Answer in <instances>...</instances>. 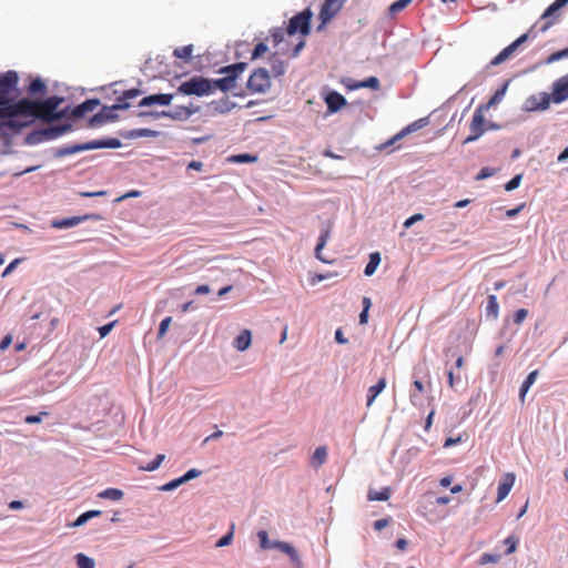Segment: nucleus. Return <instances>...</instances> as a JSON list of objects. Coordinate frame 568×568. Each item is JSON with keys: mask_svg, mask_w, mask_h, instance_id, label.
<instances>
[{"mask_svg": "<svg viewBox=\"0 0 568 568\" xmlns=\"http://www.w3.org/2000/svg\"><path fill=\"white\" fill-rule=\"evenodd\" d=\"M64 98L52 95L44 100H31L23 98L18 100L17 118L13 120L21 125L19 133L29 126L34 119L42 121L43 129L29 135L26 142H36L42 140H55L73 130L74 125L85 118L87 114L94 112L101 104L99 99H88L74 108L60 109Z\"/></svg>", "mask_w": 568, "mask_h": 568, "instance_id": "obj_1", "label": "nucleus"}, {"mask_svg": "<svg viewBox=\"0 0 568 568\" xmlns=\"http://www.w3.org/2000/svg\"><path fill=\"white\" fill-rule=\"evenodd\" d=\"M18 83V72L9 70L0 73V134L7 138L18 134L21 125L13 120L18 112V101L14 100Z\"/></svg>", "mask_w": 568, "mask_h": 568, "instance_id": "obj_2", "label": "nucleus"}, {"mask_svg": "<svg viewBox=\"0 0 568 568\" xmlns=\"http://www.w3.org/2000/svg\"><path fill=\"white\" fill-rule=\"evenodd\" d=\"M246 68V63L239 62L222 68L219 73L223 74L221 79L211 80L213 83V92L220 90L222 92H229L237 87V78Z\"/></svg>", "mask_w": 568, "mask_h": 568, "instance_id": "obj_3", "label": "nucleus"}, {"mask_svg": "<svg viewBox=\"0 0 568 568\" xmlns=\"http://www.w3.org/2000/svg\"><path fill=\"white\" fill-rule=\"evenodd\" d=\"M118 106H102L99 112L88 118V114L84 119H82L77 128L85 126L89 129H100L109 123H113L119 120V114L116 112Z\"/></svg>", "mask_w": 568, "mask_h": 568, "instance_id": "obj_4", "label": "nucleus"}, {"mask_svg": "<svg viewBox=\"0 0 568 568\" xmlns=\"http://www.w3.org/2000/svg\"><path fill=\"white\" fill-rule=\"evenodd\" d=\"M179 92L186 95H207L213 92V83L211 80L202 77H193L190 80L183 82L179 87Z\"/></svg>", "mask_w": 568, "mask_h": 568, "instance_id": "obj_5", "label": "nucleus"}, {"mask_svg": "<svg viewBox=\"0 0 568 568\" xmlns=\"http://www.w3.org/2000/svg\"><path fill=\"white\" fill-rule=\"evenodd\" d=\"M126 145L128 144H69L68 146L51 149L50 152L53 155V158L60 159L89 150L120 149Z\"/></svg>", "mask_w": 568, "mask_h": 568, "instance_id": "obj_6", "label": "nucleus"}, {"mask_svg": "<svg viewBox=\"0 0 568 568\" xmlns=\"http://www.w3.org/2000/svg\"><path fill=\"white\" fill-rule=\"evenodd\" d=\"M101 219V215L97 213H87L83 215H74L67 217H55L50 221V226L55 230H68L81 224L82 222L100 221Z\"/></svg>", "mask_w": 568, "mask_h": 568, "instance_id": "obj_7", "label": "nucleus"}, {"mask_svg": "<svg viewBox=\"0 0 568 568\" xmlns=\"http://www.w3.org/2000/svg\"><path fill=\"white\" fill-rule=\"evenodd\" d=\"M271 87V80L267 70L260 68L255 70L247 80V88L254 93H264Z\"/></svg>", "mask_w": 568, "mask_h": 568, "instance_id": "obj_8", "label": "nucleus"}, {"mask_svg": "<svg viewBox=\"0 0 568 568\" xmlns=\"http://www.w3.org/2000/svg\"><path fill=\"white\" fill-rule=\"evenodd\" d=\"M470 134L465 139L464 142H474L479 139L488 129V124L483 114V108L479 106L474 112L470 125Z\"/></svg>", "mask_w": 568, "mask_h": 568, "instance_id": "obj_9", "label": "nucleus"}, {"mask_svg": "<svg viewBox=\"0 0 568 568\" xmlns=\"http://www.w3.org/2000/svg\"><path fill=\"white\" fill-rule=\"evenodd\" d=\"M311 16L312 14L308 10H305L294 16L288 22L287 33L290 36H293L296 32H301L302 34H308Z\"/></svg>", "mask_w": 568, "mask_h": 568, "instance_id": "obj_10", "label": "nucleus"}, {"mask_svg": "<svg viewBox=\"0 0 568 568\" xmlns=\"http://www.w3.org/2000/svg\"><path fill=\"white\" fill-rule=\"evenodd\" d=\"M201 474H202L201 470H199L196 468H190L182 476L176 477V478L165 483L164 485L159 487V489L161 491H173L174 489H176L181 485H183V484H185V483H187V481H190L192 479H195V478L200 477Z\"/></svg>", "mask_w": 568, "mask_h": 568, "instance_id": "obj_11", "label": "nucleus"}, {"mask_svg": "<svg viewBox=\"0 0 568 568\" xmlns=\"http://www.w3.org/2000/svg\"><path fill=\"white\" fill-rule=\"evenodd\" d=\"M529 38L528 33L521 34L519 38H517L514 42H511L509 45L504 48L491 61L490 65H498L506 60H508L513 53L518 49L520 44L526 42Z\"/></svg>", "mask_w": 568, "mask_h": 568, "instance_id": "obj_12", "label": "nucleus"}, {"mask_svg": "<svg viewBox=\"0 0 568 568\" xmlns=\"http://www.w3.org/2000/svg\"><path fill=\"white\" fill-rule=\"evenodd\" d=\"M344 0H325L320 11V19L323 24L333 19L342 9Z\"/></svg>", "mask_w": 568, "mask_h": 568, "instance_id": "obj_13", "label": "nucleus"}, {"mask_svg": "<svg viewBox=\"0 0 568 568\" xmlns=\"http://www.w3.org/2000/svg\"><path fill=\"white\" fill-rule=\"evenodd\" d=\"M551 99L556 104L568 99V74L557 79L552 83Z\"/></svg>", "mask_w": 568, "mask_h": 568, "instance_id": "obj_14", "label": "nucleus"}, {"mask_svg": "<svg viewBox=\"0 0 568 568\" xmlns=\"http://www.w3.org/2000/svg\"><path fill=\"white\" fill-rule=\"evenodd\" d=\"M113 93L116 95V102L112 104V106H118L116 112L120 110H126L130 108L129 100L135 99L142 94V91L139 89H129L122 92L114 90Z\"/></svg>", "mask_w": 568, "mask_h": 568, "instance_id": "obj_15", "label": "nucleus"}, {"mask_svg": "<svg viewBox=\"0 0 568 568\" xmlns=\"http://www.w3.org/2000/svg\"><path fill=\"white\" fill-rule=\"evenodd\" d=\"M273 545L276 547L275 549L280 550L281 552L290 557L295 568H303V564L300 558L298 551L292 544L282 540H273Z\"/></svg>", "mask_w": 568, "mask_h": 568, "instance_id": "obj_16", "label": "nucleus"}, {"mask_svg": "<svg viewBox=\"0 0 568 568\" xmlns=\"http://www.w3.org/2000/svg\"><path fill=\"white\" fill-rule=\"evenodd\" d=\"M428 124H429L428 116L420 118V119L412 122L404 129H402L398 133H396L394 136H392L387 142H398L402 139L406 138L408 134L416 132V131L427 126Z\"/></svg>", "mask_w": 568, "mask_h": 568, "instance_id": "obj_17", "label": "nucleus"}, {"mask_svg": "<svg viewBox=\"0 0 568 568\" xmlns=\"http://www.w3.org/2000/svg\"><path fill=\"white\" fill-rule=\"evenodd\" d=\"M552 102L551 93L540 92L538 94L531 95L527 99V109L531 111L536 110H547Z\"/></svg>", "mask_w": 568, "mask_h": 568, "instance_id": "obj_18", "label": "nucleus"}, {"mask_svg": "<svg viewBox=\"0 0 568 568\" xmlns=\"http://www.w3.org/2000/svg\"><path fill=\"white\" fill-rule=\"evenodd\" d=\"M516 480L514 473H507L503 479L498 483L496 503L503 501L510 493Z\"/></svg>", "mask_w": 568, "mask_h": 568, "instance_id": "obj_19", "label": "nucleus"}, {"mask_svg": "<svg viewBox=\"0 0 568 568\" xmlns=\"http://www.w3.org/2000/svg\"><path fill=\"white\" fill-rule=\"evenodd\" d=\"M332 229H333V223L331 221H325L322 223L320 235L317 237V243H316L315 250H314L315 255H318V253L322 252L324 250V247L326 246L327 241L331 237Z\"/></svg>", "mask_w": 568, "mask_h": 568, "instance_id": "obj_20", "label": "nucleus"}, {"mask_svg": "<svg viewBox=\"0 0 568 568\" xmlns=\"http://www.w3.org/2000/svg\"><path fill=\"white\" fill-rule=\"evenodd\" d=\"M173 99V94H165V93H161V94H152V95H149V97H145L143 98L140 102H139V106L143 108V106H153V105H169L171 103Z\"/></svg>", "mask_w": 568, "mask_h": 568, "instance_id": "obj_21", "label": "nucleus"}, {"mask_svg": "<svg viewBox=\"0 0 568 568\" xmlns=\"http://www.w3.org/2000/svg\"><path fill=\"white\" fill-rule=\"evenodd\" d=\"M538 375H539V371L534 369L526 376V378L521 383L520 388H519V394H518L519 402L521 403V405L525 404L526 395L529 392V389L531 388V386L535 384Z\"/></svg>", "mask_w": 568, "mask_h": 568, "instance_id": "obj_22", "label": "nucleus"}, {"mask_svg": "<svg viewBox=\"0 0 568 568\" xmlns=\"http://www.w3.org/2000/svg\"><path fill=\"white\" fill-rule=\"evenodd\" d=\"M325 102L329 112H337L346 104V99L341 93L332 91L326 95Z\"/></svg>", "mask_w": 568, "mask_h": 568, "instance_id": "obj_23", "label": "nucleus"}, {"mask_svg": "<svg viewBox=\"0 0 568 568\" xmlns=\"http://www.w3.org/2000/svg\"><path fill=\"white\" fill-rule=\"evenodd\" d=\"M499 315V304L497 296L494 294L488 295L487 303L485 306V318L486 321H496Z\"/></svg>", "mask_w": 568, "mask_h": 568, "instance_id": "obj_24", "label": "nucleus"}, {"mask_svg": "<svg viewBox=\"0 0 568 568\" xmlns=\"http://www.w3.org/2000/svg\"><path fill=\"white\" fill-rule=\"evenodd\" d=\"M252 344V333L250 329H243L233 341V346L239 352H245Z\"/></svg>", "mask_w": 568, "mask_h": 568, "instance_id": "obj_25", "label": "nucleus"}, {"mask_svg": "<svg viewBox=\"0 0 568 568\" xmlns=\"http://www.w3.org/2000/svg\"><path fill=\"white\" fill-rule=\"evenodd\" d=\"M102 511L99 509H90L80 514L74 521L68 525L70 528H79L84 526L89 520L100 517Z\"/></svg>", "mask_w": 568, "mask_h": 568, "instance_id": "obj_26", "label": "nucleus"}, {"mask_svg": "<svg viewBox=\"0 0 568 568\" xmlns=\"http://www.w3.org/2000/svg\"><path fill=\"white\" fill-rule=\"evenodd\" d=\"M386 379L384 377L379 378L377 383L371 386L367 390L366 395V405L367 407L372 406L377 396L385 389Z\"/></svg>", "mask_w": 568, "mask_h": 568, "instance_id": "obj_27", "label": "nucleus"}, {"mask_svg": "<svg viewBox=\"0 0 568 568\" xmlns=\"http://www.w3.org/2000/svg\"><path fill=\"white\" fill-rule=\"evenodd\" d=\"M257 160H258V156L255 153H237V154H231L226 158V162L234 163V164L255 163Z\"/></svg>", "mask_w": 568, "mask_h": 568, "instance_id": "obj_28", "label": "nucleus"}, {"mask_svg": "<svg viewBox=\"0 0 568 568\" xmlns=\"http://www.w3.org/2000/svg\"><path fill=\"white\" fill-rule=\"evenodd\" d=\"M381 262H382L381 253L377 251L372 252L368 256V262L366 263V265L364 267V275L367 277L372 276L376 272Z\"/></svg>", "mask_w": 568, "mask_h": 568, "instance_id": "obj_29", "label": "nucleus"}, {"mask_svg": "<svg viewBox=\"0 0 568 568\" xmlns=\"http://www.w3.org/2000/svg\"><path fill=\"white\" fill-rule=\"evenodd\" d=\"M390 487H383L381 490L369 489L367 499L371 501H387L390 497Z\"/></svg>", "mask_w": 568, "mask_h": 568, "instance_id": "obj_30", "label": "nucleus"}, {"mask_svg": "<svg viewBox=\"0 0 568 568\" xmlns=\"http://www.w3.org/2000/svg\"><path fill=\"white\" fill-rule=\"evenodd\" d=\"M420 448L416 446L406 449L399 458V463L403 466V468H406L413 460H415L420 454Z\"/></svg>", "mask_w": 568, "mask_h": 568, "instance_id": "obj_31", "label": "nucleus"}, {"mask_svg": "<svg viewBox=\"0 0 568 568\" xmlns=\"http://www.w3.org/2000/svg\"><path fill=\"white\" fill-rule=\"evenodd\" d=\"M123 496H124L123 490L120 488H115V487H108L98 494L99 498L109 499V500H113V501L121 500L123 498Z\"/></svg>", "mask_w": 568, "mask_h": 568, "instance_id": "obj_32", "label": "nucleus"}, {"mask_svg": "<svg viewBox=\"0 0 568 568\" xmlns=\"http://www.w3.org/2000/svg\"><path fill=\"white\" fill-rule=\"evenodd\" d=\"M271 71L274 77H281L286 71V63L276 55L270 58Z\"/></svg>", "mask_w": 568, "mask_h": 568, "instance_id": "obj_33", "label": "nucleus"}, {"mask_svg": "<svg viewBox=\"0 0 568 568\" xmlns=\"http://www.w3.org/2000/svg\"><path fill=\"white\" fill-rule=\"evenodd\" d=\"M326 458H327L326 447L318 446L312 455V459H311L312 466L314 468L320 467L321 465H323L325 463Z\"/></svg>", "mask_w": 568, "mask_h": 568, "instance_id": "obj_34", "label": "nucleus"}, {"mask_svg": "<svg viewBox=\"0 0 568 568\" xmlns=\"http://www.w3.org/2000/svg\"><path fill=\"white\" fill-rule=\"evenodd\" d=\"M78 568H95V561L92 557L83 552H79L74 556Z\"/></svg>", "mask_w": 568, "mask_h": 568, "instance_id": "obj_35", "label": "nucleus"}, {"mask_svg": "<svg viewBox=\"0 0 568 568\" xmlns=\"http://www.w3.org/2000/svg\"><path fill=\"white\" fill-rule=\"evenodd\" d=\"M520 539L518 536L511 534L507 538H505L504 544L506 546L505 555L509 556L517 550L518 544Z\"/></svg>", "mask_w": 568, "mask_h": 568, "instance_id": "obj_36", "label": "nucleus"}, {"mask_svg": "<svg viewBox=\"0 0 568 568\" xmlns=\"http://www.w3.org/2000/svg\"><path fill=\"white\" fill-rule=\"evenodd\" d=\"M192 54H193V45L192 44L176 48L173 51V55L175 58L182 59L185 61L190 60L192 58Z\"/></svg>", "mask_w": 568, "mask_h": 568, "instance_id": "obj_37", "label": "nucleus"}, {"mask_svg": "<svg viewBox=\"0 0 568 568\" xmlns=\"http://www.w3.org/2000/svg\"><path fill=\"white\" fill-rule=\"evenodd\" d=\"M234 524L231 525L227 532H225L221 538L215 542L216 548H223L232 544L234 538Z\"/></svg>", "mask_w": 568, "mask_h": 568, "instance_id": "obj_38", "label": "nucleus"}, {"mask_svg": "<svg viewBox=\"0 0 568 568\" xmlns=\"http://www.w3.org/2000/svg\"><path fill=\"white\" fill-rule=\"evenodd\" d=\"M165 455L164 454H158L151 462H149L144 466H140V469L144 471H154L156 470L161 464L164 462Z\"/></svg>", "mask_w": 568, "mask_h": 568, "instance_id": "obj_39", "label": "nucleus"}, {"mask_svg": "<svg viewBox=\"0 0 568 568\" xmlns=\"http://www.w3.org/2000/svg\"><path fill=\"white\" fill-rule=\"evenodd\" d=\"M500 171V168H491V166H484L479 170V172L475 175V181H483L488 178L494 176L496 173Z\"/></svg>", "mask_w": 568, "mask_h": 568, "instance_id": "obj_40", "label": "nucleus"}, {"mask_svg": "<svg viewBox=\"0 0 568 568\" xmlns=\"http://www.w3.org/2000/svg\"><path fill=\"white\" fill-rule=\"evenodd\" d=\"M28 92L30 94H44L45 92V84L44 82L40 79V78H37L34 79L28 87Z\"/></svg>", "mask_w": 568, "mask_h": 568, "instance_id": "obj_41", "label": "nucleus"}, {"mask_svg": "<svg viewBox=\"0 0 568 568\" xmlns=\"http://www.w3.org/2000/svg\"><path fill=\"white\" fill-rule=\"evenodd\" d=\"M257 538L260 542V547L264 550L266 549H275L276 547L273 545V540H270L268 534L266 530H260L257 532Z\"/></svg>", "mask_w": 568, "mask_h": 568, "instance_id": "obj_42", "label": "nucleus"}, {"mask_svg": "<svg viewBox=\"0 0 568 568\" xmlns=\"http://www.w3.org/2000/svg\"><path fill=\"white\" fill-rule=\"evenodd\" d=\"M410 3L412 0H397L389 6L388 13L394 17L402 12Z\"/></svg>", "mask_w": 568, "mask_h": 568, "instance_id": "obj_43", "label": "nucleus"}, {"mask_svg": "<svg viewBox=\"0 0 568 568\" xmlns=\"http://www.w3.org/2000/svg\"><path fill=\"white\" fill-rule=\"evenodd\" d=\"M521 180H523V174L521 173L514 175L508 182H506L504 184V190L506 192L515 191L516 189L519 187V185L521 183Z\"/></svg>", "mask_w": 568, "mask_h": 568, "instance_id": "obj_44", "label": "nucleus"}, {"mask_svg": "<svg viewBox=\"0 0 568 568\" xmlns=\"http://www.w3.org/2000/svg\"><path fill=\"white\" fill-rule=\"evenodd\" d=\"M500 559L499 554H490V552H484L480 555L478 559L479 565H488V564H496Z\"/></svg>", "mask_w": 568, "mask_h": 568, "instance_id": "obj_45", "label": "nucleus"}, {"mask_svg": "<svg viewBox=\"0 0 568 568\" xmlns=\"http://www.w3.org/2000/svg\"><path fill=\"white\" fill-rule=\"evenodd\" d=\"M158 132L149 130V129H138L132 130L125 138L135 139L141 136H156Z\"/></svg>", "mask_w": 568, "mask_h": 568, "instance_id": "obj_46", "label": "nucleus"}, {"mask_svg": "<svg viewBox=\"0 0 568 568\" xmlns=\"http://www.w3.org/2000/svg\"><path fill=\"white\" fill-rule=\"evenodd\" d=\"M48 415H49L48 412H40L38 414H30V415L24 416L23 422L26 424H30V425L39 424V423H41L43 420V417L48 416Z\"/></svg>", "mask_w": 568, "mask_h": 568, "instance_id": "obj_47", "label": "nucleus"}, {"mask_svg": "<svg viewBox=\"0 0 568 568\" xmlns=\"http://www.w3.org/2000/svg\"><path fill=\"white\" fill-rule=\"evenodd\" d=\"M171 323H172L171 316H166L160 322L159 327H158V338H162L166 334Z\"/></svg>", "mask_w": 568, "mask_h": 568, "instance_id": "obj_48", "label": "nucleus"}, {"mask_svg": "<svg viewBox=\"0 0 568 568\" xmlns=\"http://www.w3.org/2000/svg\"><path fill=\"white\" fill-rule=\"evenodd\" d=\"M507 85H508V83L504 84L500 89H498L494 93V95L490 98V100L488 102V106L495 105V104L499 103L503 100V98H504V95L506 93V90H507Z\"/></svg>", "mask_w": 568, "mask_h": 568, "instance_id": "obj_49", "label": "nucleus"}, {"mask_svg": "<svg viewBox=\"0 0 568 568\" xmlns=\"http://www.w3.org/2000/svg\"><path fill=\"white\" fill-rule=\"evenodd\" d=\"M424 217H425V216H424V214H422V213H415V214L410 215L409 217H407V219L404 221V223H403V227H404L405 230H408V229H410L415 223L423 221V220H424Z\"/></svg>", "mask_w": 568, "mask_h": 568, "instance_id": "obj_50", "label": "nucleus"}, {"mask_svg": "<svg viewBox=\"0 0 568 568\" xmlns=\"http://www.w3.org/2000/svg\"><path fill=\"white\" fill-rule=\"evenodd\" d=\"M527 316H528L527 308H518L513 315V323L516 325H520L527 318Z\"/></svg>", "mask_w": 568, "mask_h": 568, "instance_id": "obj_51", "label": "nucleus"}, {"mask_svg": "<svg viewBox=\"0 0 568 568\" xmlns=\"http://www.w3.org/2000/svg\"><path fill=\"white\" fill-rule=\"evenodd\" d=\"M355 88H371L377 90L379 88V80L376 77H371L359 84L355 85Z\"/></svg>", "mask_w": 568, "mask_h": 568, "instance_id": "obj_52", "label": "nucleus"}, {"mask_svg": "<svg viewBox=\"0 0 568 568\" xmlns=\"http://www.w3.org/2000/svg\"><path fill=\"white\" fill-rule=\"evenodd\" d=\"M509 326H510V318L506 317L504 320V324H503V327L500 329V336L507 338L508 341H510L514 337V335L517 333V331L515 329V331H511L508 334Z\"/></svg>", "mask_w": 568, "mask_h": 568, "instance_id": "obj_53", "label": "nucleus"}, {"mask_svg": "<svg viewBox=\"0 0 568 568\" xmlns=\"http://www.w3.org/2000/svg\"><path fill=\"white\" fill-rule=\"evenodd\" d=\"M568 3V0H556L551 3L545 11L544 17H548L552 14L556 10L565 7Z\"/></svg>", "mask_w": 568, "mask_h": 568, "instance_id": "obj_54", "label": "nucleus"}, {"mask_svg": "<svg viewBox=\"0 0 568 568\" xmlns=\"http://www.w3.org/2000/svg\"><path fill=\"white\" fill-rule=\"evenodd\" d=\"M186 171L206 172L205 165L201 161L192 160L185 164Z\"/></svg>", "mask_w": 568, "mask_h": 568, "instance_id": "obj_55", "label": "nucleus"}, {"mask_svg": "<svg viewBox=\"0 0 568 568\" xmlns=\"http://www.w3.org/2000/svg\"><path fill=\"white\" fill-rule=\"evenodd\" d=\"M115 324H116V321H112V322H109V323H106V324H104L102 326H99L98 327V332H99L100 337L101 338L106 337L111 333V331H112V328L114 327Z\"/></svg>", "mask_w": 568, "mask_h": 568, "instance_id": "obj_56", "label": "nucleus"}, {"mask_svg": "<svg viewBox=\"0 0 568 568\" xmlns=\"http://www.w3.org/2000/svg\"><path fill=\"white\" fill-rule=\"evenodd\" d=\"M21 263V258H14L12 260L3 270L2 272V277H7L9 276L17 267L18 265Z\"/></svg>", "mask_w": 568, "mask_h": 568, "instance_id": "obj_57", "label": "nucleus"}, {"mask_svg": "<svg viewBox=\"0 0 568 568\" xmlns=\"http://www.w3.org/2000/svg\"><path fill=\"white\" fill-rule=\"evenodd\" d=\"M564 58H568V47L562 50L551 53L548 58V62L551 63V62L558 61Z\"/></svg>", "mask_w": 568, "mask_h": 568, "instance_id": "obj_58", "label": "nucleus"}, {"mask_svg": "<svg viewBox=\"0 0 568 568\" xmlns=\"http://www.w3.org/2000/svg\"><path fill=\"white\" fill-rule=\"evenodd\" d=\"M390 520H392L390 517H384V518L377 519L373 523V528L376 531H381L389 525Z\"/></svg>", "mask_w": 568, "mask_h": 568, "instance_id": "obj_59", "label": "nucleus"}, {"mask_svg": "<svg viewBox=\"0 0 568 568\" xmlns=\"http://www.w3.org/2000/svg\"><path fill=\"white\" fill-rule=\"evenodd\" d=\"M267 51V45L263 42H260L255 45L254 50H253V53H252V58L253 59H256V58H260L262 57L265 52Z\"/></svg>", "mask_w": 568, "mask_h": 568, "instance_id": "obj_60", "label": "nucleus"}, {"mask_svg": "<svg viewBox=\"0 0 568 568\" xmlns=\"http://www.w3.org/2000/svg\"><path fill=\"white\" fill-rule=\"evenodd\" d=\"M526 206V203H520L518 204L517 206L513 207V209H508L506 211V216L508 219H514L516 217Z\"/></svg>", "mask_w": 568, "mask_h": 568, "instance_id": "obj_61", "label": "nucleus"}, {"mask_svg": "<svg viewBox=\"0 0 568 568\" xmlns=\"http://www.w3.org/2000/svg\"><path fill=\"white\" fill-rule=\"evenodd\" d=\"M108 192L105 190H99V191H84V192H80L79 195L81 197H98V196H104L106 195Z\"/></svg>", "mask_w": 568, "mask_h": 568, "instance_id": "obj_62", "label": "nucleus"}, {"mask_svg": "<svg viewBox=\"0 0 568 568\" xmlns=\"http://www.w3.org/2000/svg\"><path fill=\"white\" fill-rule=\"evenodd\" d=\"M463 442V438L462 436H457V437H447L444 442V448H449V447H453L457 444H460Z\"/></svg>", "mask_w": 568, "mask_h": 568, "instance_id": "obj_63", "label": "nucleus"}, {"mask_svg": "<svg viewBox=\"0 0 568 568\" xmlns=\"http://www.w3.org/2000/svg\"><path fill=\"white\" fill-rule=\"evenodd\" d=\"M334 339L337 344L344 345L348 343V339L344 336L342 328H337L334 333Z\"/></svg>", "mask_w": 568, "mask_h": 568, "instance_id": "obj_64", "label": "nucleus"}]
</instances>
